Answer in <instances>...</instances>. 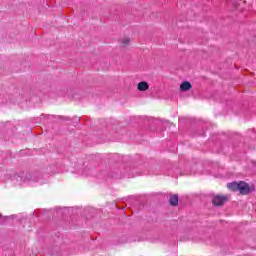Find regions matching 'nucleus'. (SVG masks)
I'll return each instance as SVG.
<instances>
[{"label":"nucleus","mask_w":256,"mask_h":256,"mask_svg":"<svg viewBox=\"0 0 256 256\" xmlns=\"http://www.w3.org/2000/svg\"><path fill=\"white\" fill-rule=\"evenodd\" d=\"M85 171V175H87V170H84Z\"/></svg>","instance_id":"6e6552de"},{"label":"nucleus","mask_w":256,"mask_h":256,"mask_svg":"<svg viewBox=\"0 0 256 256\" xmlns=\"http://www.w3.org/2000/svg\"><path fill=\"white\" fill-rule=\"evenodd\" d=\"M137 89L138 91H141V92L147 91L149 89V83H147L146 81H142L138 83Z\"/></svg>","instance_id":"20e7f679"},{"label":"nucleus","mask_w":256,"mask_h":256,"mask_svg":"<svg viewBox=\"0 0 256 256\" xmlns=\"http://www.w3.org/2000/svg\"><path fill=\"white\" fill-rule=\"evenodd\" d=\"M130 41L131 40L128 37L123 38L122 39V47H128Z\"/></svg>","instance_id":"0eeeda50"},{"label":"nucleus","mask_w":256,"mask_h":256,"mask_svg":"<svg viewBox=\"0 0 256 256\" xmlns=\"http://www.w3.org/2000/svg\"><path fill=\"white\" fill-rule=\"evenodd\" d=\"M14 179H16V181H23V183H27V185H35L36 183L43 185V183H45L37 172H22L16 175Z\"/></svg>","instance_id":"f257e3e1"},{"label":"nucleus","mask_w":256,"mask_h":256,"mask_svg":"<svg viewBox=\"0 0 256 256\" xmlns=\"http://www.w3.org/2000/svg\"><path fill=\"white\" fill-rule=\"evenodd\" d=\"M193 86L191 85V82H182L180 85V91H189Z\"/></svg>","instance_id":"39448f33"},{"label":"nucleus","mask_w":256,"mask_h":256,"mask_svg":"<svg viewBox=\"0 0 256 256\" xmlns=\"http://www.w3.org/2000/svg\"><path fill=\"white\" fill-rule=\"evenodd\" d=\"M0 217H1V214H0Z\"/></svg>","instance_id":"1a4fd4ad"},{"label":"nucleus","mask_w":256,"mask_h":256,"mask_svg":"<svg viewBox=\"0 0 256 256\" xmlns=\"http://www.w3.org/2000/svg\"><path fill=\"white\" fill-rule=\"evenodd\" d=\"M225 201H227V197L217 195L213 198L212 203L213 205L221 206Z\"/></svg>","instance_id":"7ed1b4c3"},{"label":"nucleus","mask_w":256,"mask_h":256,"mask_svg":"<svg viewBox=\"0 0 256 256\" xmlns=\"http://www.w3.org/2000/svg\"><path fill=\"white\" fill-rule=\"evenodd\" d=\"M227 188L230 191H239L241 195H248V193H251V188L249 187V184L245 182H232L227 184Z\"/></svg>","instance_id":"f03ea898"},{"label":"nucleus","mask_w":256,"mask_h":256,"mask_svg":"<svg viewBox=\"0 0 256 256\" xmlns=\"http://www.w3.org/2000/svg\"><path fill=\"white\" fill-rule=\"evenodd\" d=\"M170 205H172L173 207H177V205H179V196L177 195H173L170 197Z\"/></svg>","instance_id":"423d86ee"}]
</instances>
